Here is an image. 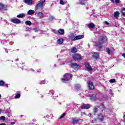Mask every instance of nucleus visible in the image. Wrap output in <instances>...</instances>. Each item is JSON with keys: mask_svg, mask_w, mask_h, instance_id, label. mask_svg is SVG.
Wrapping results in <instances>:
<instances>
[{"mask_svg": "<svg viewBox=\"0 0 125 125\" xmlns=\"http://www.w3.org/2000/svg\"><path fill=\"white\" fill-rule=\"evenodd\" d=\"M83 35L75 36L74 34H71L70 36L71 42H75V41H79V40H82V39H83Z\"/></svg>", "mask_w": 125, "mask_h": 125, "instance_id": "7ed1b4c3", "label": "nucleus"}, {"mask_svg": "<svg viewBox=\"0 0 125 125\" xmlns=\"http://www.w3.org/2000/svg\"><path fill=\"white\" fill-rule=\"evenodd\" d=\"M32 71H33V72H34L35 70H32Z\"/></svg>", "mask_w": 125, "mask_h": 125, "instance_id": "13d9d810", "label": "nucleus"}, {"mask_svg": "<svg viewBox=\"0 0 125 125\" xmlns=\"http://www.w3.org/2000/svg\"><path fill=\"white\" fill-rule=\"evenodd\" d=\"M122 56H123V57H124L125 59V53H123Z\"/></svg>", "mask_w": 125, "mask_h": 125, "instance_id": "c03bdc74", "label": "nucleus"}, {"mask_svg": "<svg viewBox=\"0 0 125 125\" xmlns=\"http://www.w3.org/2000/svg\"><path fill=\"white\" fill-rule=\"evenodd\" d=\"M81 4H84L85 3V0H80Z\"/></svg>", "mask_w": 125, "mask_h": 125, "instance_id": "f704fd0d", "label": "nucleus"}, {"mask_svg": "<svg viewBox=\"0 0 125 125\" xmlns=\"http://www.w3.org/2000/svg\"><path fill=\"white\" fill-rule=\"evenodd\" d=\"M90 107H91V105L90 104L82 105L81 106V109H90Z\"/></svg>", "mask_w": 125, "mask_h": 125, "instance_id": "dca6fc26", "label": "nucleus"}, {"mask_svg": "<svg viewBox=\"0 0 125 125\" xmlns=\"http://www.w3.org/2000/svg\"><path fill=\"white\" fill-rule=\"evenodd\" d=\"M25 31L26 32H28L29 31H31V28H30V27H26L25 29Z\"/></svg>", "mask_w": 125, "mask_h": 125, "instance_id": "ea45409f", "label": "nucleus"}, {"mask_svg": "<svg viewBox=\"0 0 125 125\" xmlns=\"http://www.w3.org/2000/svg\"><path fill=\"white\" fill-rule=\"evenodd\" d=\"M98 118L101 122H103V121H104V116H103V115L102 114L100 113L98 115Z\"/></svg>", "mask_w": 125, "mask_h": 125, "instance_id": "f8f14e48", "label": "nucleus"}, {"mask_svg": "<svg viewBox=\"0 0 125 125\" xmlns=\"http://www.w3.org/2000/svg\"><path fill=\"white\" fill-rule=\"evenodd\" d=\"M3 10H7V7L0 3V11L2 12Z\"/></svg>", "mask_w": 125, "mask_h": 125, "instance_id": "9d476101", "label": "nucleus"}, {"mask_svg": "<svg viewBox=\"0 0 125 125\" xmlns=\"http://www.w3.org/2000/svg\"><path fill=\"white\" fill-rule=\"evenodd\" d=\"M45 2V0H42L35 6V10H40V9H42V6H43V3Z\"/></svg>", "mask_w": 125, "mask_h": 125, "instance_id": "20e7f679", "label": "nucleus"}, {"mask_svg": "<svg viewBox=\"0 0 125 125\" xmlns=\"http://www.w3.org/2000/svg\"><path fill=\"white\" fill-rule=\"evenodd\" d=\"M34 13H35V11L33 10H29L27 12V14L28 15H33V14H34Z\"/></svg>", "mask_w": 125, "mask_h": 125, "instance_id": "6ab92c4d", "label": "nucleus"}, {"mask_svg": "<svg viewBox=\"0 0 125 125\" xmlns=\"http://www.w3.org/2000/svg\"><path fill=\"white\" fill-rule=\"evenodd\" d=\"M20 96H21V95L19 93H18L15 97V98L16 99H17L18 98H20Z\"/></svg>", "mask_w": 125, "mask_h": 125, "instance_id": "c756f323", "label": "nucleus"}, {"mask_svg": "<svg viewBox=\"0 0 125 125\" xmlns=\"http://www.w3.org/2000/svg\"><path fill=\"white\" fill-rule=\"evenodd\" d=\"M73 75L70 73L65 74L62 78V83H66V82H69L70 80H72Z\"/></svg>", "mask_w": 125, "mask_h": 125, "instance_id": "f03ea898", "label": "nucleus"}, {"mask_svg": "<svg viewBox=\"0 0 125 125\" xmlns=\"http://www.w3.org/2000/svg\"><path fill=\"white\" fill-rule=\"evenodd\" d=\"M71 52H72V53H76V52H77V48L76 47H73L71 49Z\"/></svg>", "mask_w": 125, "mask_h": 125, "instance_id": "393cba45", "label": "nucleus"}, {"mask_svg": "<svg viewBox=\"0 0 125 125\" xmlns=\"http://www.w3.org/2000/svg\"><path fill=\"white\" fill-rule=\"evenodd\" d=\"M66 115V113H63L62 116L60 117V119H63V118H64V117H65Z\"/></svg>", "mask_w": 125, "mask_h": 125, "instance_id": "473e14b6", "label": "nucleus"}, {"mask_svg": "<svg viewBox=\"0 0 125 125\" xmlns=\"http://www.w3.org/2000/svg\"><path fill=\"white\" fill-rule=\"evenodd\" d=\"M71 64L73 67H76V68H77V67H79V65H78V64H77V63H72Z\"/></svg>", "mask_w": 125, "mask_h": 125, "instance_id": "7c9ffc66", "label": "nucleus"}, {"mask_svg": "<svg viewBox=\"0 0 125 125\" xmlns=\"http://www.w3.org/2000/svg\"><path fill=\"white\" fill-rule=\"evenodd\" d=\"M86 9H88V8H86Z\"/></svg>", "mask_w": 125, "mask_h": 125, "instance_id": "052dcab7", "label": "nucleus"}, {"mask_svg": "<svg viewBox=\"0 0 125 125\" xmlns=\"http://www.w3.org/2000/svg\"><path fill=\"white\" fill-rule=\"evenodd\" d=\"M34 32H38V29H34Z\"/></svg>", "mask_w": 125, "mask_h": 125, "instance_id": "de8ad7c7", "label": "nucleus"}, {"mask_svg": "<svg viewBox=\"0 0 125 125\" xmlns=\"http://www.w3.org/2000/svg\"><path fill=\"white\" fill-rule=\"evenodd\" d=\"M89 97L91 101H95V100H97V98L96 97V95H95V94L90 95Z\"/></svg>", "mask_w": 125, "mask_h": 125, "instance_id": "0eeeda50", "label": "nucleus"}, {"mask_svg": "<svg viewBox=\"0 0 125 125\" xmlns=\"http://www.w3.org/2000/svg\"><path fill=\"white\" fill-rule=\"evenodd\" d=\"M95 17V16H94Z\"/></svg>", "mask_w": 125, "mask_h": 125, "instance_id": "680f3d73", "label": "nucleus"}, {"mask_svg": "<svg viewBox=\"0 0 125 125\" xmlns=\"http://www.w3.org/2000/svg\"><path fill=\"white\" fill-rule=\"evenodd\" d=\"M64 42V39L62 38H59L57 40V42L58 43V44H62L63 42Z\"/></svg>", "mask_w": 125, "mask_h": 125, "instance_id": "4468645a", "label": "nucleus"}, {"mask_svg": "<svg viewBox=\"0 0 125 125\" xmlns=\"http://www.w3.org/2000/svg\"><path fill=\"white\" fill-rule=\"evenodd\" d=\"M5 86H6V87H8V84H5Z\"/></svg>", "mask_w": 125, "mask_h": 125, "instance_id": "8fccbe9b", "label": "nucleus"}, {"mask_svg": "<svg viewBox=\"0 0 125 125\" xmlns=\"http://www.w3.org/2000/svg\"><path fill=\"white\" fill-rule=\"evenodd\" d=\"M1 113V112H0V114Z\"/></svg>", "mask_w": 125, "mask_h": 125, "instance_id": "4d7b16f0", "label": "nucleus"}, {"mask_svg": "<svg viewBox=\"0 0 125 125\" xmlns=\"http://www.w3.org/2000/svg\"><path fill=\"white\" fill-rule=\"evenodd\" d=\"M58 33L61 35V36H63L64 34H65V31H64V29H59L58 30Z\"/></svg>", "mask_w": 125, "mask_h": 125, "instance_id": "ddd939ff", "label": "nucleus"}, {"mask_svg": "<svg viewBox=\"0 0 125 125\" xmlns=\"http://www.w3.org/2000/svg\"><path fill=\"white\" fill-rule=\"evenodd\" d=\"M0 97H1V95L0 94Z\"/></svg>", "mask_w": 125, "mask_h": 125, "instance_id": "6e6d98bb", "label": "nucleus"}, {"mask_svg": "<svg viewBox=\"0 0 125 125\" xmlns=\"http://www.w3.org/2000/svg\"><path fill=\"white\" fill-rule=\"evenodd\" d=\"M18 18H23V17H25V14L21 13L17 16Z\"/></svg>", "mask_w": 125, "mask_h": 125, "instance_id": "aec40b11", "label": "nucleus"}, {"mask_svg": "<svg viewBox=\"0 0 125 125\" xmlns=\"http://www.w3.org/2000/svg\"><path fill=\"white\" fill-rule=\"evenodd\" d=\"M5 52H6V53H8V50H7V49H5Z\"/></svg>", "mask_w": 125, "mask_h": 125, "instance_id": "a18cd8bd", "label": "nucleus"}, {"mask_svg": "<svg viewBox=\"0 0 125 125\" xmlns=\"http://www.w3.org/2000/svg\"><path fill=\"white\" fill-rule=\"evenodd\" d=\"M111 0V1H112V2H113V3H114L115 2V1H114V0Z\"/></svg>", "mask_w": 125, "mask_h": 125, "instance_id": "603ef678", "label": "nucleus"}, {"mask_svg": "<svg viewBox=\"0 0 125 125\" xmlns=\"http://www.w3.org/2000/svg\"><path fill=\"white\" fill-rule=\"evenodd\" d=\"M75 87L77 89H79V88H80V87H81V85H80L79 84H77L75 85Z\"/></svg>", "mask_w": 125, "mask_h": 125, "instance_id": "72a5a7b5", "label": "nucleus"}, {"mask_svg": "<svg viewBox=\"0 0 125 125\" xmlns=\"http://www.w3.org/2000/svg\"><path fill=\"white\" fill-rule=\"evenodd\" d=\"M104 24L105 27H109V25H110V23L108 22L107 21H104Z\"/></svg>", "mask_w": 125, "mask_h": 125, "instance_id": "b1692460", "label": "nucleus"}, {"mask_svg": "<svg viewBox=\"0 0 125 125\" xmlns=\"http://www.w3.org/2000/svg\"><path fill=\"white\" fill-rule=\"evenodd\" d=\"M121 12L123 16H125V8H123Z\"/></svg>", "mask_w": 125, "mask_h": 125, "instance_id": "c85d7f7f", "label": "nucleus"}, {"mask_svg": "<svg viewBox=\"0 0 125 125\" xmlns=\"http://www.w3.org/2000/svg\"><path fill=\"white\" fill-rule=\"evenodd\" d=\"M11 125H15V122H11Z\"/></svg>", "mask_w": 125, "mask_h": 125, "instance_id": "49530a36", "label": "nucleus"}, {"mask_svg": "<svg viewBox=\"0 0 125 125\" xmlns=\"http://www.w3.org/2000/svg\"><path fill=\"white\" fill-rule=\"evenodd\" d=\"M0 120H1L2 121H4V120H5V117H4V116H1L0 117Z\"/></svg>", "mask_w": 125, "mask_h": 125, "instance_id": "4c0bfd02", "label": "nucleus"}, {"mask_svg": "<svg viewBox=\"0 0 125 125\" xmlns=\"http://www.w3.org/2000/svg\"><path fill=\"white\" fill-rule=\"evenodd\" d=\"M40 84H44L45 81L44 80L40 82Z\"/></svg>", "mask_w": 125, "mask_h": 125, "instance_id": "e433bc0d", "label": "nucleus"}, {"mask_svg": "<svg viewBox=\"0 0 125 125\" xmlns=\"http://www.w3.org/2000/svg\"><path fill=\"white\" fill-rule=\"evenodd\" d=\"M26 25H32V22L30 21H25Z\"/></svg>", "mask_w": 125, "mask_h": 125, "instance_id": "a878e982", "label": "nucleus"}, {"mask_svg": "<svg viewBox=\"0 0 125 125\" xmlns=\"http://www.w3.org/2000/svg\"><path fill=\"white\" fill-rule=\"evenodd\" d=\"M106 52L108 54H110V49H109V48H106Z\"/></svg>", "mask_w": 125, "mask_h": 125, "instance_id": "a19ab883", "label": "nucleus"}, {"mask_svg": "<svg viewBox=\"0 0 125 125\" xmlns=\"http://www.w3.org/2000/svg\"><path fill=\"white\" fill-rule=\"evenodd\" d=\"M37 15L38 17H39V18H40V19H42V18H43V17H44V16L43 15V13H42L41 12H37Z\"/></svg>", "mask_w": 125, "mask_h": 125, "instance_id": "9b49d317", "label": "nucleus"}, {"mask_svg": "<svg viewBox=\"0 0 125 125\" xmlns=\"http://www.w3.org/2000/svg\"><path fill=\"white\" fill-rule=\"evenodd\" d=\"M100 108H101V110L102 111H103V110H104V105H101Z\"/></svg>", "mask_w": 125, "mask_h": 125, "instance_id": "58836bf2", "label": "nucleus"}, {"mask_svg": "<svg viewBox=\"0 0 125 125\" xmlns=\"http://www.w3.org/2000/svg\"><path fill=\"white\" fill-rule=\"evenodd\" d=\"M16 61H19V59H17L16 60Z\"/></svg>", "mask_w": 125, "mask_h": 125, "instance_id": "864d4df0", "label": "nucleus"}, {"mask_svg": "<svg viewBox=\"0 0 125 125\" xmlns=\"http://www.w3.org/2000/svg\"><path fill=\"white\" fill-rule=\"evenodd\" d=\"M109 83H116V79H112L109 80Z\"/></svg>", "mask_w": 125, "mask_h": 125, "instance_id": "cd10ccee", "label": "nucleus"}, {"mask_svg": "<svg viewBox=\"0 0 125 125\" xmlns=\"http://www.w3.org/2000/svg\"><path fill=\"white\" fill-rule=\"evenodd\" d=\"M85 67L86 69H87V71H92V68L91 67V66H90V64L88 63V62H85Z\"/></svg>", "mask_w": 125, "mask_h": 125, "instance_id": "1a4fd4ad", "label": "nucleus"}, {"mask_svg": "<svg viewBox=\"0 0 125 125\" xmlns=\"http://www.w3.org/2000/svg\"><path fill=\"white\" fill-rule=\"evenodd\" d=\"M93 113L94 114H97V113L98 112V108H97V107L96 106H94L93 108Z\"/></svg>", "mask_w": 125, "mask_h": 125, "instance_id": "412c9836", "label": "nucleus"}, {"mask_svg": "<svg viewBox=\"0 0 125 125\" xmlns=\"http://www.w3.org/2000/svg\"><path fill=\"white\" fill-rule=\"evenodd\" d=\"M60 4H62V5H64L65 4V2L63 1V0H61L60 1Z\"/></svg>", "mask_w": 125, "mask_h": 125, "instance_id": "c9c22d12", "label": "nucleus"}, {"mask_svg": "<svg viewBox=\"0 0 125 125\" xmlns=\"http://www.w3.org/2000/svg\"><path fill=\"white\" fill-rule=\"evenodd\" d=\"M88 87L90 89H94V86L93 85V83L92 82H89L88 83Z\"/></svg>", "mask_w": 125, "mask_h": 125, "instance_id": "2eb2a0df", "label": "nucleus"}, {"mask_svg": "<svg viewBox=\"0 0 125 125\" xmlns=\"http://www.w3.org/2000/svg\"><path fill=\"white\" fill-rule=\"evenodd\" d=\"M79 122V120H73V124H77Z\"/></svg>", "mask_w": 125, "mask_h": 125, "instance_id": "37998d69", "label": "nucleus"}, {"mask_svg": "<svg viewBox=\"0 0 125 125\" xmlns=\"http://www.w3.org/2000/svg\"><path fill=\"white\" fill-rule=\"evenodd\" d=\"M0 125H5V124L1 123L0 124Z\"/></svg>", "mask_w": 125, "mask_h": 125, "instance_id": "09e8293b", "label": "nucleus"}, {"mask_svg": "<svg viewBox=\"0 0 125 125\" xmlns=\"http://www.w3.org/2000/svg\"><path fill=\"white\" fill-rule=\"evenodd\" d=\"M94 27H95V25H94L93 23L88 24V28H89V29H93Z\"/></svg>", "mask_w": 125, "mask_h": 125, "instance_id": "a211bd4d", "label": "nucleus"}, {"mask_svg": "<svg viewBox=\"0 0 125 125\" xmlns=\"http://www.w3.org/2000/svg\"><path fill=\"white\" fill-rule=\"evenodd\" d=\"M55 17L54 16L50 15L49 18H48V20L50 22H51V21H52V20H53V19H54Z\"/></svg>", "mask_w": 125, "mask_h": 125, "instance_id": "4be33fe9", "label": "nucleus"}, {"mask_svg": "<svg viewBox=\"0 0 125 125\" xmlns=\"http://www.w3.org/2000/svg\"><path fill=\"white\" fill-rule=\"evenodd\" d=\"M11 21L12 23H14L15 24H20L21 23V21L18 19H13L11 20Z\"/></svg>", "mask_w": 125, "mask_h": 125, "instance_id": "6e6552de", "label": "nucleus"}, {"mask_svg": "<svg viewBox=\"0 0 125 125\" xmlns=\"http://www.w3.org/2000/svg\"><path fill=\"white\" fill-rule=\"evenodd\" d=\"M115 3H120V2H121V0H115Z\"/></svg>", "mask_w": 125, "mask_h": 125, "instance_id": "79ce46f5", "label": "nucleus"}, {"mask_svg": "<svg viewBox=\"0 0 125 125\" xmlns=\"http://www.w3.org/2000/svg\"><path fill=\"white\" fill-rule=\"evenodd\" d=\"M106 42H107V38L106 37L101 38L99 42L96 43L95 45L97 50L102 51V45L101 44H103V43Z\"/></svg>", "mask_w": 125, "mask_h": 125, "instance_id": "f257e3e1", "label": "nucleus"}, {"mask_svg": "<svg viewBox=\"0 0 125 125\" xmlns=\"http://www.w3.org/2000/svg\"><path fill=\"white\" fill-rule=\"evenodd\" d=\"M113 16L115 18L118 19V18H119V16H120V12L119 11L114 12Z\"/></svg>", "mask_w": 125, "mask_h": 125, "instance_id": "f3484780", "label": "nucleus"}, {"mask_svg": "<svg viewBox=\"0 0 125 125\" xmlns=\"http://www.w3.org/2000/svg\"><path fill=\"white\" fill-rule=\"evenodd\" d=\"M23 2L27 5H32L34 4V0H23Z\"/></svg>", "mask_w": 125, "mask_h": 125, "instance_id": "423d86ee", "label": "nucleus"}, {"mask_svg": "<svg viewBox=\"0 0 125 125\" xmlns=\"http://www.w3.org/2000/svg\"><path fill=\"white\" fill-rule=\"evenodd\" d=\"M83 115H86L85 112H83Z\"/></svg>", "mask_w": 125, "mask_h": 125, "instance_id": "5fc2aeb1", "label": "nucleus"}, {"mask_svg": "<svg viewBox=\"0 0 125 125\" xmlns=\"http://www.w3.org/2000/svg\"><path fill=\"white\" fill-rule=\"evenodd\" d=\"M99 56V54H98V53L95 52L94 54L93 55V57L94 58H98V57Z\"/></svg>", "mask_w": 125, "mask_h": 125, "instance_id": "5701e85b", "label": "nucleus"}, {"mask_svg": "<svg viewBox=\"0 0 125 125\" xmlns=\"http://www.w3.org/2000/svg\"><path fill=\"white\" fill-rule=\"evenodd\" d=\"M4 84V82L3 81L1 80L0 81V86H2Z\"/></svg>", "mask_w": 125, "mask_h": 125, "instance_id": "2f4dec72", "label": "nucleus"}, {"mask_svg": "<svg viewBox=\"0 0 125 125\" xmlns=\"http://www.w3.org/2000/svg\"><path fill=\"white\" fill-rule=\"evenodd\" d=\"M73 58L74 60H82V56L79 54H75L73 55Z\"/></svg>", "mask_w": 125, "mask_h": 125, "instance_id": "39448f33", "label": "nucleus"}, {"mask_svg": "<svg viewBox=\"0 0 125 125\" xmlns=\"http://www.w3.org/2000/svg\"><path fill=\"white\" fill-rule=\"evenodd\" d=\"M92 122L93 124H95L96 123L98 122V120H97V118H94L92 121Z\"/></svg>", "mask_w": 125, "mask_h": 125, "instance_id": "bb28decb", "label": "nucleus"}, {"mask_svg": "<svg viewBox=\"0 0 125 125\" xmlns=\"http://www.w3.org/2000/svg\"><path fill=\"white\" fill-rule=\"evenodd\" d=\"M12 62H13V61H12Z\"/></svg>", "mask_w": 125, "mask_h": 125, "instance_id": "bf43d9fd", "label": "nucleus"}, {"mask_svg": "<svg viewBox=\"0 0 125 125\" xmlns=\"http://www.w3.org/2000/svg\"><path fill=\"white\" fill-rule=\"evenodd\" d=\"M88 116L90 117H91V113H89L88 114Z\"/></svg>", "mask_w": 125, "mask_h": 125, "instance_id": "3c124183", "label": "nucleus"}]
</instances>
